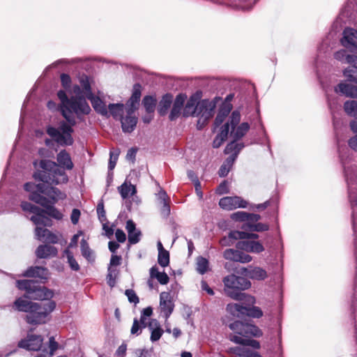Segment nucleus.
I'll return each mask as SVG.
<instances>
[{
    "instance_id": "1",
    "label": "nucleus",
    "mask_w": 357,
    "mask_h": 357,
    "mask_svg": "<svg viewBox=\"0 0 357 357\" xmlns=\"http://www.w3.org/2000/svg\"><path fill=\"white\" fill-rule=\"evenodd\" d=\"M70 93L72 95L71 98H68L63 91H59L57 96L60 100L59 109L70 126L62 123L58 129L51 126L47 129V132L51 137L61 145L66 146L73 143L71 126L75 124V117L80 119L91 112L85 98L91 100L93 109L98 113L103 116H112L109 105L107 106L100 96L92 94L87 77H82L80 79V85L75 84Z\"/></svg>"
},
{
    "instance_id": "2",
    "label": "nucleus",
    "mask_w": 357,
    "mask_h": 357,
    "mask_svg": "<svg viewBox=\"0 0 357 357\" xmlns=\"http://www.w3.org/2000/svg\"><path fill=\"white\" fill-rule=\"evenodd\" d=\"M56 160L59 165L53 161L41 160L40 162V167L42 171L35 173L34 177L50 184L58 185L66 183L68 180V176L61 167L68 170L73 168V163L70 156L66 151H61L58 153Z\"/></svg>"
},
{
    "instance_id": "3",
    "label": "nucleus",
    "mask_w": 357,
    "mask_h": 357,
    "mask_svg": "<svg viewBox=\"0 0 357 357\" xmlns=\"http://www.w3.org/2000/svg\"><path fill=\"white\" fill-rule=\"evenodd\" d=\"M140 97L139 86L135 85L131 97L125 105L121 103L109 104L112 116L121 121L122 130L125 132H131L137 125V117L135 112L139 107Z\"/></svg>"
},
{
    "instance_id": "4",
    "label": "nucleus",
    "mask_w": 357,
    "mask_h": 357,
    "mask_svg": "<svg viewBox=\"0 0 357 357\" xmlns=\"http://www.w3.org/2000/svg\"><path fill=\"white\" fill-rule=\"evenodd\" d=\"M14 305L17 310L28 312L26 319L29 324H40L46 321L47 317L55 309L56 303L49 301L45 303L29 301L23 298H17Z\"/></svg>"
},
{
    "instance_id": "5",
    "label": "nucleus",
    "mask_w": 357,
    "mask_h": 357,
    "mask_svg": "<svg viewBox=\"0 0 357 357\" xmlns=\"http://www.w3.org/2000/svg\"><path fill=\"white\" fill-rule=\"evenodd\" d=\"M214 105L206 100L198 102L197 98L191 96L186 102L183 109V115L189 116L196 115L199 116V121L204 122L210 119L213 114Z\"/></svg>"
},
{
    "instance_id": "6",
    "label": "nucleus",
    "mask_w": 357,
    "mask_h": 357,
    "mask_svg": "<svg viewBox=\"0 0 357 357\" xmlns=\"http://www.w3.org/2000/svg\"><path fill=\"white\" fill-rule=\"evenodd\" d=\"M224 291L232 299H241V291L248 289L251 287L250 281L245 277L234 274L229 275L223 279Z\"/></svg>"
},
{
    "instance_id": "7",
    "label": "nucleus",
    "mask_w": 357,
    "mask_h": 357,
    "mask_svg": "<svg viewBox=\"0 0 357 357\" xmlns=\"http://www.w3.org/2000/svg\"><path fill=\"white\" fill-rule=\"evenodd\" d=\"M18 289L26 291L25 296L34 300H50L54 296V291L45 287L38 285L33 280H17Z\"/></svg>"
},
{
    "instance_id": "8",
    "label": "nucleus",
    "mask_w": 357,
    "mask_h": 357,
    "mask_svg": "<svg viewBox=\"0 0 357 357\" xmlns=\"http://www.w3.org/2000/svg\"><path fill=\"white\" fill-rule=\"evenodd\" d=\"M244 147L243 143H237L235 141L228 144L225 149L226 154H231L224 162L219 170L220 176H225L229 172L234 161L236 160L238 154L241 150Z\"/></svg>"
},
{
    "instance_id": "9",
    "label": "nucleus",
    "mask_w": 357,
    "mask_h": 357,
    "mask_svg": "<svg viewBox=\"0 0 357 357\" xmlns=\"http://www.w3.org/2000/svg\"><path fill=\"white\" fill-rule=\"evenodd\" d=\"M229 327L234 331V335L244 338L248 337H259L263 335L261 330L257 326L248 323L237 321L230 324Z\"/></svg>"
},
{
    "instance_id": "10",
    "label": "nucleus",
    "mask_w": 357,
    "mask_h": 357,
    "mask_svg": "<svg viewBox=\"0 0 357 357\" xmlns=\"http://www.w3.org/2000/svg\"><path fill=\"white\" fill-rule=\"evenodd\" d=\"M37 188L41 193H43L47 195L51 199H52L53 202H56L59 199H63L66 197L64 193L61 192L58 188L53 187H45V184L40 183L36 185L33 183H26L24 185V190L26 191H29Z\"/></svg>"
},
{
    "instance_id": "11",
    "label": "nucleus",
    "mask_w": 357,
    "mask_h": 357,
    "mask_svg": "<svg viewBox=\"0 0 357 357\" xmlns=\"http://www.w3.org/2000/svg\"><path fill=\"white\" fill-rule=\"evenodd\" d=\"M248 205V201L239 196L224 197L219 201V206L227 211H232L238 208H245Z\"/></svg>"
},
{
    "instance_id": "12",
    "label": "nucleus",
    "mask_w": 357,
    "mask_h": 357,
    "mask_svg": "<svg viewBox=\"0 0 357 357\" xmlns=\"http://www.w3.org/2000/svg\"><path fill=\"white\" fill-rule=\"evenodd\" d=\"M159 307L160 313L165 317L166 319H167L172 313L174 308V304L170 293L167 291L160 293Z\"/></svg>"
},
{
    "instance_id": "13",
    "label": "nucleus",
    "mask_w": 357,
    "mask_h": 357,
    "mask_svg": "<svg viewBox=\"0 0 357 357\" xmlns=\"http://www.w3.org/2000/svg\"><path fill=\"white\" fill-rule=\"evenodd\" d=\"M43 341V339L40 335H28L25 339L18 343V346L30 351H38L42 347Z\"/></svg>"
},
{
    "instance_id": "14",
    "label": "nucleus",
    "mask_w": 357,
    "mask_h": 357,
    "mask_svg": "<svg viewBox=\"0 0 357 357\" xmlns=\"http://www.w3.org/2000/svg\"><path fill=\"white\" fill-rule=\"evenodd\" d=\"M157 203L160 207V214L163 218H167L170 214V199L167 192L160 189L156 194Z\"/></svg>"
},
{
    "instance_id": "15",
    "label": "nucleus",
    "mask_w": 357,
    "mask_h": 357,
    "mask_svg": "<svg viewBox=\"0 0 357 357\" xmlns=\"http://www.w3.org/2000/svg\"><path fill=\"white\" fill-rule=\"evenodd\" d=\"M35 235L38 240L43 242L49 243H56L59 242V236L46 228L36 227Z\"/></svg>"
},
{
    "instance_id": "16",
    "label": "nucleus",
    "mask_w": 357,
    "mask_h": 357,
    "mask_svg": "<svg viewBox=\"0 0 357 357\" xmlns=\"http://www.w3.org/2000/svg\"><path fill=\"white\" fill-rule=\"evenodd\" d=\"M241 273L250 279L257 280H264L268 277L266 270L259 266L243 268Z\"/></svg>"
},
{
    "instance_id": "17",
    "label": "nucleus",
    "mask_w": 357,
    "mask_h": 357,
    "mask_svg": "<svg viewBox=\"0 0 357 357\" xmlns=\"http://www.w3.org/2000/svg\"><path fill=\"white\" fill-rule=\"evenodd\" d=\"M335 91L347 97L357 98V86L346 82H341L335 87Z\"/></svg>"
},
{
    "instance_id": "18",
    "label": "nucleus",
    "mask_w": 357,
    "mask_h": 357,
    "mask_svg": "<svg viewBox=\"0 0 357 357\" xmlns=\"http://www.w3.org/2000/svg\"><path fill=\"white\" fill-rule=\"evenodd\" d=\"M236 246L238 249L253 253H260L264 250V246L259 241H241Z\"/></svg>"
},
{
    "instance_id": "19",
    "label": "nucleus",
    "mask_w": 357,
    "mask_h": 357,
    "mask_svg": "<svg viewBox=\"0 0 357 357\" xmlns=\"http://www.w3.org/2000/svg\"><path fill=\"white\" fill-rule=\"evenodd\" d=\"M185 99L186 96L183 94H179L176 96L169 114V119L171 120H174L181 114V111L183 109V105L185 102Z\"/></svg>"
},
{
    "instance_id": "20",
    "label": "nucleus",
    "mask_w": 357,
    "mask_h": 357,
    "mask_svg": "<svg viewBox=\"0 0 357 357\" xmlns=\"http://www.w3.org/2000/svg\"><path fill=\"white\" fill-rule=\"evenodd\" d=\"M57 252V249L50 245H40L36 250L37 257L40 259L54 257L56 256Z\"/></svg>"
},
{
    "instance_id": "21",
    "label": "nucleus",
    "mask_w": 357,
    "mask_h": 357,
    "mask_svg": "<svg viewBox=\"0 0 357 357\" xmlns=\"http://www.w3.org/2000/svg\"><path fill=\"white\" fill-rule=\"evenodd\" d=\"M49 275L47 268L40 266L31 267L24 273V275L26 277L38 278L45 280L48 279Z\"/></svg>"
},
{
    "instance_id": "22",
    "label": "nucleus",
    "mask_w": 357,
    "mask_h": 357,
    "mask_svg": "<svg viewBox=\"0 0 357 357\" xmlns=\"http://www.w3.org/2000/svg\"><path fill=\"white\" fill-rule=\"evenodd\" d=\"M232 109L231 105L229 102H224L219 112L215 118V127H218L220 124L222 123V122L225 121V118L227 116V115L229 114Z\"/></svg>"
},
{
    "instance_id": "23",
    "label": "nucleus",
    "mask_w": 357,
    "mask_h": 357,
    "mask_svg": "<svg viewBox=\"0 0 357 357\" xmlns=\"http://www.w3.org/2000/svg\"><path fill=\"white\" fill-rule=\"evenodd\" d=\"M126 229L128 233V241L132 244H135L139 241L140 231L135 228V225L132 220L126 222Z\"/></svg>"
},
{
    "instance_id": "24",
    "label": "nucleus",
    "mask_w": 357,
    "mask_h": 357,
    "mask_svg": "<svg viewBox=\"0 0 357 357\" xmlns=\"http://www.w3.org/2000/svg\"><path fill=\"white\" fill-rule=\"evenodd\" d=\"M250 125L248 123L243 122L238 126L232 128L231 136L234 140L242 138L249 130Z\"/></svg>"
},
{
    "instance_id": "25",
    "label": "nucleus",
    "mask_w": 357,
    "mask_h": 357,
    "mask_svg": "<svg viewBox=\"0 0 357 357\" xmlns=\"http://www.w3.org/2000/svg\"><path fill=\"white\" fill-rule=\"evenodd\" d=\"M334 56L335 59L341 61L342 63L351 64L352 66L357 61V54H348L346 50H344L335 52Z\"/></svg>"
},
{
    "instance_id": "26",
    "label": "nucleus",
    "mask_w": 357,
    "mask_h": 357,
    "mask_svg": "<svg viewBox=\"0 0 357 357\" xmlns=\"http://www.w3.org/2000/svg\"><path fill=\"white\" fill-rule=\"evenodd\" d=\"M149 328L151 331V340L152 342L158 341L163 333L158 322L155 319H152L149 324Z\"/></svg>"
},
{
    "instance_id": "27",
    "label": "nucleus",
    "mask_w": 357,
    "mask_h": 357,
    "mask_svg": "<svg viewBox=\"0 0 357 357\" xmlns=\"http://www.w3.org/2000/svg\"><path fill=\"white\" fill-rule=\"evenodd\" d=\"M230 340L236 344L250 346L257 349H259L261 347L259 342L255 340L247 339L246 337L244 338L243 337H239L236 335H231Z\"/></svg>"
},
{
    "instance_id": "28",
    "label": "nucleus",
    "mask_w": 357,
    "mask_h": 357,
    "mask_svg": "<svg viewBox=\"0 0 357 357\" xmlns=\"http://www.w3.org/2000/svg\"><path fill=\"white\" fill-rule=\"evenodd\" d=\"M227 311L228 313L235 317H241L245 315L246 307L238 303H229L227 305Z\"/></svg>"
},
{
    "instance_id": "29",
    "label": "nucleus",
    "mask_w": 357,
    "mask_h": 357,
    "mask_svg": "<svg viewBox=\"0 0 357 357\" xmlns=\"http://www.w3.org/2000/svg\"><path fill=\"white\" fill-rule=\"evenodd\" d=\"M229 131V123H225L220 129V132L216 136L213 142V148H218L226 139Z\"/></svg>"
},
{
    "instance_id": "30",
    "label": "nucleus",
    "mask_w": 357,
    "mask_h": 357,
    "mask_svg": "<svg viewBox=\"0 0 357 357\" xmlns=\"http://www.w3.org/2000/svg\"><path fill=\"white\" fill-rule=\"evenodd\" d=\"M31 220L37 226L40 227V225L45 226H50L51 220L48 219L46 216L44 215L43 211L40 209V211L31 216Z\"/></svg>"
},
{
    "instance_id": "31",
    "label": "nucleus",
    "mask_w": 357,
    "mask_h": 357,
    "mask_svg": "<svg viewBox=\"0 0 357 357\" xmlns=\"http://www.w3.org/2000/svg\"><path fill=\"white\" fill-rule=\"evenodd\" d=\"M173 97L171 95H165L162 97L161 100L159 102L158 105V112L161 115H165L167 114L168 109H169L172 103Z\"/></svg>"
},
{
    "instance_id": "32",
    "label": "nucleus",
    "mask_w": 357,
    "mask_h": 357,
    "mask_svg": "<svg viewBox=\"0 0 357 357\" xmlns=\"http://www.w3.org/2000/svg\"><path fill=\"white\" fill-rule=\"evenodd\" d=\"M150 275L152 278H155L161 284H166L169 282V277L165 272H160L156 266H153L150 269Z\"/></svg>"
},
{
    "instance_id": "33",
    "label": "nucleus",
    "mask_w": 357,
    "mask_h": 357,
    "mask_svg": "<svg viewBox=\"0 0 357 357\" xmlns=\"http://www.w3.org/2000/svg\"><path fill=\"white\" fill-rule=\"evenodd\" d=\"M81 252L82 256L89 261H93L95 260V253L90 249L89 245L85 239L81 241Z\"/></svg>"
},
{
    "instance_id": "34",
    "label": "nucleus",
    "mask_w": 357,
    "mask_h": 357,
    "mask_svg": "<svg viewBox=\"0 0 357 357\" xmlns=\"http://www.w3.org/2000/svg\"><path fill=\"white\" fill-rule=\"evenodd\" d=\"M119 191L123 199L133 195L136 192L135 186L132 184H128L126 182L123 183L119 188Z\"/></svg>"
},
{
    "instance_id": "35",
    "label": "nucleus",
    "mask_w": 357,
    "mask_h": 357,
    "mask_svg": "<svg viewBox=\"0 0 357 357\" xmlns=\"http://www.w3.org/2000/svg\"><path fill=\"white\" fill-rule=\"evenodd\" d=\"M344 110L349 116L357 118V100H347L344 104Z\"/></svg>"
},
{
    "instance_id": "36",
    "label": "nucleus",
    "mask_w": 357,
    "mask_h": 357,
    "mask_svg": "<svg viewBox=\"0 0 357 357\" xmlns=\"http://www.w3.org/2000/svg\"><path fill=\"white\" fill-rule=\"evenodd\" d=\"M29 192H31V194L29 196L30 199L35 202L36 203L40 204L42 206H47L48 204V201L46 198L42 197L38 192H40L37 188L29 190Z\"/></svg>"
},
{
    "instance_id": "37",
    "label": "nucleus",
    "mask_w": 357,
    "mask_h": 357,
    "mask_svg": "<svg viewBox=\"0 0 357 357\" xmlns=\"http://www.w3.org/2000/svg\"><path fill=\"white\" fill-rule=\"evenodd\" d=\"M229 352L234 353L241 357H262L258 352L249 350L243 351L238 347L230 349Z\"/></svg>"
},
{
    "instance_id": "38",
    "label": "nucleus",
    "mask_w": 357,
    "mask_h": 357,
    "mask_svg": "<svg viewBox=\"0 0 357 357\" xmlns=\"http://www.w3.org/2000/svg\"><path fill=\"white\" fill-rule=\"evenodd\" d=\"M197 271L200 274H204L208 270V261L206 259L199 257L196 259Z\"/></svg>"
},
{
    "instance_id": "39",
    "label": "nucleus",
    "mask_w": 357,
    "mask_h": 357,
    "mask_svg": "<svg viewBox=\"0 0 357 357\" xmlns=\"http://www.w3.org/2000/svg\"><path fill=\"white\" fill-rule=\"evenodd\" d=\"M61 81L63 86L66 90V92L64 91H63L66 94L68 98H71L72 95L70 94V91L73 90L75 85L70 88V77L68 75L62 74L61 76Z\"/></svg>"
},
{
    "instance_id": "40",
    "label": "nucleus",
    "mask_w": 357,
    "mask_h": 357,
    "mask_svg": "<svg viewBox=\"0 0 357 357\" xmlns=\"http://www.w3.org/2000/svg\"><path fill=\"white\" fill-rule=\"evenodd\" d=\"M143 105L148 113H152L155 107V100L151 96H146L143 100Z\"/></svg>"
},
{
    "instance_id": "41",
    "label": "nucleus",
    "mask_w": 357,
    "mask_h": 357,
    "mask_svg": "<svg viewBox=\"0 0 357 357\" xmlns=\"http://www.w3.org/2000/svg\"><path fill=\"white\" fill-rule=\"evenodd\" d=\"M158 262L162 267H166L169 265V253L167 250L158 252Z\"/></svg>"
},
{
    "instance_id": "42",
    "label": "nucleus",
    "mask_w": 357,
    "mask_h": 357,
    "mask_svg": "<svg viewBox=\"0 0 357 357\" xmlns=\"http://www.w3.org/2000/svg\"><path fill=\"white\" fill-rule=\"evenodd\" d=\"M246 313L245 315L253 317V318H260L263 316V312L257 306L252 307H246Z\"/></svg>"
},
{
    "instance_id": "43",
    "label": "nucleus",
    "mask_w": 357,
    "mask_h": 357,
    "mask_svg": "<svg viewBox=\"0 0 357 357\" xmlns=\"http://www.w3.org/2000/svg\"><path fill=\"white\" fill-rule=\"evenodd\" d=\"M357 61L353 65L352 68L345 69L343 72L344 75L350 80L357 82Z\"/></svg>"
},
{
    "instance_id": "44",
    "label": "nucleus",
    "mask_w": 357,
    "mask_h": 357,
    "mask_svg": "<svg viewBox=\"0 0 357 357\" xmlns=\"http://www.w3.org/2000/svg\"><path fill=\"white\" fill-rule=\"evenodd\" d=\"M231 236L234 238L244 239V238H257L258 235L256 234H249L244 231H234L231 232Z\"/></svg>"
},
{
    "instance_id": "45",
    "label": "nucleus",
    "mask_w": 357,
    "mask_h": 357,
    "mask_svg": "<svg viewBox=\"0 0 357 357\" xmlns=\"http://www.w3.org/2000/svg\"><path fill=\"white\" fill-rule=\"evenodd\" d=\"M64 255L67 257L68 263L69 264L71 269L73 271H78L79 269V266L74 258L73 254L67 249L64 251Z\"/></svg>"
},
{
    "instance_id": "46",
    "label": "nucleus",
    "mask_w": 357,
    "mask_h": 357,
    "mask_svg": "<svg viewBox=\"0 0 357 357\" xmlns=\"http://www.w3.org/2000/svg\"><path fill=\"white\" fill-rule=\"evenodd\" d=\"M50 352H44L36 357H51L54 355V351L58 349V343L54 341L53 337L50 338Z\"/></svg>"
},
{
    "instance_id": "47",
    "label": "nucleus",
    "mask_w": 357,
    "mask_h": 357,
    "mask_svg": "<svg viewBox=\"0 0 357 357\" xmlns=\"http://www.w3.org/2000/svg\"><path fill=\"white\" fill-rule=\"evenodd\" d=\"M239 252L240 251L234 249H227L224 252L223 256L227 260L238 261Z\"/></svg>"
},
{
    "instance_id": "48",
    "label": "nucleus",
    "mask_w": 357,
    "mask_h": 357,
    "mask_svg": "<svg viewBox=\"0 0 357 357\" xmlns=\"http://www.w3.org/2000/svg\"><path fill=\"white\" fill-rule=\"evenodd\" d=\"M118 275V271L116 268L109 267L107 274V283L110 287H114L115 284V280Z\"/></svg>"
},
{
    "instance_id": "49",
    "label": "nucleus",
    "mask_w": 357,
    "mask_h": 357,
    "mask_svg": "<svg viewBox=\"0 0 357 357\" xmlns=\"http://www.w3.org/2000/svg\"><path fill=\"white\" fill-rule=\"evenodd\" d=\"M236 301H242L244 302V307H252L256 303V299L254 296L242 293V298L241 299H235Z\"/></svg>"
},
{
    "instance_id": "50",
    "label": "nucleus",
    "mask_w": 357,
    "mask_h": 357,
    "mask_svg": "<svg viewBox=\"0 0 357 357\" xmlns=\"http://www.w3.org/2000/svg\"><path fill=\"white\" fill-rule=\"evenodd\" d=\"M45 213L56 220H61L63 218L62 213L53 206L47 207Z\"/></svg>"
},
{
    "instance_id": "51",
    "label": "nucleus",
    "mask_w": 357,
    "mask_h": 357,
    "mask_svg": "<svg viewBox=\"0 0 357 357\" xmlns=\"http://www.w3.org/2000/svg\"><path fill=\"white\" fill-rule=\"evenodd\" d=\"M248 213L245 211H237L231 215V218L235 221H246Z\"/></svg>"
},
{
    "instance_id": "52",
    "label": "nucleus",
    "mask_w": 357,
    "mask_h": 357,
    "mask_svg": "<svg viewBox=\"0 0 357 357\" xmlns=\"http://www.w3.org/2000/svg\"><path fill=\"white\" fill-rule=\"evenodd\" d=\"M21 207L23 209V211H30L34 213V215L36 213H38L40 211V208L26 202H24L21 204Z\"/></svg>"
},
{
    "instance_id": "53",
    "label": "nucleus",
    "mask_w": 357,
    "mask_h": 357,
    "mask_svg": "<svg viewBox=\"0 0 357 357\" xmlns=\"http://www.w3.org/2000/svg\"><path fill=\"white\" fill-rule=\"evenodd\" d=\"M241 121V114L238 111H234L230 117L231 127L236 126Z\"/></svg>"
},
{
    "instance_id": "54",
    "label": "nucleus",
    "mask_w": 357,
    "mask_h": 357,
    "mask_svg": "<svg viewBox=\"0 0 357 357\" xmlns=\"http://www.w3.org/2000/svg\"><path fill=\"white\" fill-rule=\"evenodd\" d=\"M144 328L141 324L139 323L137 319H134L132 326L130 330V333L132 335H138L140 334L142 328Z\"/></svg>"
},
{
    "instance_id": "55",
    "label": "nucleus",
    "mask_w": 357,
    "mask_h": 357,
    "mask_svg": "<svg viewBox=\"0 0 357 357\" xmlns=\"http://www.w3.org/2000/svg\"><path fill=\"white\" fill-rule=\"evenodd\" d=\"M249 228L252 231H267L268 229V226L263 223H257L256 225H250Z\"/></svg>"
},
{
    "instance_id": "56",
    "label": "nucleus",
    "mask_w": 357,
    "mask_h": 357,
    "mask_svg": "<svg viewBox=\"0 0 357 357\" xmlns=\"http://www.w3.org/2000/svg\"><path fill=\"white\" fill-rule=\"evenodd\" d=\"M126 295L130 303H134L135 304L139 303V298L133 290L127 289L126 291Z\"/></svg>"
},
{
    "instance_id": "57",
    "label": "nucleus",
    "mask_w": 357,
    "mask_h": 357,
    "mask_svg": "<svg viewBox=\"0 0 357 357\" xmlns=\"http://www.w3.org/2000/svg\"><path fill=\"white\" fill-rule=\"evenodd\" d=\"M119 157V152L116 153L110 152V158L109 162V169L112 170L116 165V161Z\"/></svg>"
},
{
    "instance_id": "58",
    "label": "nucleus",
    "mask_w": 357,
    "mask_h": 357,
    "mask_svg": "<svg viewBox=\"0 0 357 357\" xmlns=\"http://www.w3.org/2000/svg\"><path fill=\"white\" fill-rule=\"evenodd\" d=\"M81 213L79 209L74 208L70 215V220L73 225L77 224Z\"/></svg>"
},
{
    "instance_id": "59",
    "label": "nucleus",
    "mask_w": 357,
    "mask_h": 357,
    "mask_svg": "<svg viewBox=\"0 0 357 357\" xmlns=\"http://www.w3.org/2000/svg\"><path fill=\"white\" fill-rule=\"evenodd\" d=\"M134 354L136 357H150V352L146 349H137L135 350Z\"/></svg>"
},
{
    "instance_id": "60",
    "label": "nucleus",
    "mask_w": 357,
    "mask_h": 357,
    "mask_svg": "<svg viewBox=\"0 0 357 357\" xmlns=\"http://www.w3.org/2000/svg\"><path fill=\"white\" fill-rule=\"evenodd\" d=\"M252 257L248 254H245L244 252H239V257H238V261L241 263H248L252 261Z\"/></svg>"
},
{
    "instance_id": "61",
    "label": "nucleus",
    "mask_w": 357,
    "mask_h": 357,
    "mask_svg": "<svg viewBox=\"0 0 357 357\" xmlns=\"http://www.w3.org/2000/svg\"><path fill=\"white\" fill-rule=\"evenodd\" d=\"M127 351V346L126 344H121L115 352V355L121 357H124L126 356Z\"/></svg>"
},
{
    "instance_id": "62",
    "label": "nucleus",
    "mask_w": 357,
    "mask_h": 357,
    "mask_svg": "<svg viewBox=\"0 0 357 357\" xmlns=\"http://www.w3.org/2000/svg\"><path fill=\"white\" fill-rule=\"evenodd\" d=\"M235 238H233L232 236H231V232L229 233V236L228 237H224L222 238L220 243V244L222 245V246H227V245H230L231 244L233 243V241L234 240Z\"/></svg>"
},
{
    "instance_id": "63",
    "label": "nucleus",
    "mask_w": 357,
    "mask_h": 357,
    "mask_svg": "<svg viewBox=\"0 0 357 357\" xmlns=\"http://www.w3.org/2000/svg\"><path fill=\"white\" fill-rule=\"evenodd\" d=\"M121 261V257L117 255H112L110 259L109 267L114 268V266H116L120 265Z\"/></svg>"
},
{
    "instance_id": "64",
    "label": "nucleus",
    "mask_w": 357,
    "mask_h": 357,
    "mask_svg": "<svg viewBox=\"0 0 357 357\" xmlns=\"http://www.w3.org/2000/svg\"><path fill=\"white\" fill-rule=\"evenodd\" d=\"M115 236L120 243H123L126 239V234L121 229H117L116 231Z\"/></svg>"
}]
</instances>
